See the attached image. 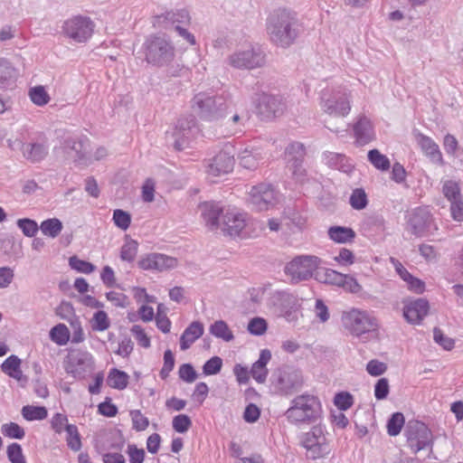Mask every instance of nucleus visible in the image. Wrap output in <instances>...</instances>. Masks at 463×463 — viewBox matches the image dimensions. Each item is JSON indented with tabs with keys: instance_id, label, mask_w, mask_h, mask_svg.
Here are the masks:
<instances>
[{
	"instance_id": "1",
	"label": "nucleus",
	"mask_w": 463,
	"mask_h": 463,
	"mask_svg": "<svg viewBox=\"0 0 463 463\" xmlns=\"http://www.w3.org/2000/svg\"><path fill=\"white\" fill-rule=\"evenodd\" d=\"M266 29L274 44L287 48L298 37L300 24L295 13L287 9H277L269 15Z\"/></svg>"
},
{
	"instance_id": "2",
	"label": "nucleus",
	"mask_w": 463,
	"mask_h": 463,
	"mask_svg": "<svg viewBox=\"0 0 463 463\" xmlns=\"http://www.w3.org/2000/svg\"><path fill=\"white\" fill-rule=\"evenodd\" d=\"M143 50L147 63L167 68L166 72L171 76L179 75L182 68L179 64H173L175 57V46L165 36L150 35L143 43Z\"/></svg>"
},
{
	"instance_id": "3",
	"label": "nucleus",
	"mask_w": 463,
	"mask_h": 463,
	"mask_svg": "<svg viewBox=\"0 0 463 463\" xmlns=\"http://www.w3.org/2000/svg\"><path fill=\"white\" fill-rule=\"evenodd\" d=\"M323 413L319 398L310 393L297 395L285 411L288 421L294 425L312 424L317 421Z\"/></svg>"
},
{
	"instance_id": "4",
	"label": "nucleus",
	"mask_w": 463,
	"mask_h": 463,
	"mask_svg": "<svg viewBox=\"0 0 463 463\" xmlns=\"http://www.w3.org/2000/svg\"><path fill=\"white\" fill-rule=\"evenodd\" d=\"M262 226L259 222L250 220L247 214L232 208L227 209L222 215V232L233 238L248 239L258 237Z\"/></svg>"
},
{
	"instance_id": "5",
	"label": "nucleus",
	"mask_w": 463,
	"mask_h": 463,
	"mask_svg": "<svg viewBox=\"0 0 463 463\" xmlns=\"http://www.w3.org/2000/svg\"><path fill=\"white\" fill-rule=\"evenodd\" d=\"M229 101L223 95L199 92L192 99L193 110L203 119L213 121L228 116Z\"/></svg>"
},
{
	"instance_id": "6",
	"label": "nucleus",
	"mask_w": 463,
	"mask_h": 463,
	"mask_svg": "<svg viewBox=\"0 0 463 463\" xmlns=\"http://www.w3.org/2000/svg\"><path fill=\"white\" fill-rule=\"evenodd\" d=\"M352 94L346 88L325 89L320 93L321 110L330 117L345 118L351 111Z\"/></svg>"
},
{
	"instance_id": "7",
	"label": "nucleus",
	"mask_w": 463,
	"mask_h": 463,
	"mask_svg": "<svg viewBox=\"0 0 463 463\" xmlns=\"http://www.w3.org/2000/svg\"><path fill=\"white\" fill-rule=\"evenodd\" d=\"M326 426L317 424L300 436V445L306 449V456L310 459L326 457L332 450Z\"/></svg>"
},
{
	"instance_id": "8",
	"label": "nucleus",
	"mask_w": 463,
	"mask_h": 463,
	"mask_svg": "<svg viewBox=\"0 0 463 463\" xmlns=\"http://www.w3.org/2000/svg\"><path fill=\"white\" fill-rule=\"evenodd\" d=\"M341 320L344 327L355 336L375 332L379 328L378 319L372 313L355 307L344 311Z\"/></svg>"
},
{
	"instance_id": "9",
	"label": "nucleus",
	"mask_w": 463,
	"mask_h": 463,
	"mask_svg": "<svg viewBox=\"0 0 463 463\" xmlns=\"http://www.w3.org/2000/svg\"><path fill=\"white\" fill-rule=\"evenodd\" d=\"M321 262V259L317 256L300 255L287 263L284 271L293 282L307 280L315 276Z\"/></svg>"
},
{
	"instance_id": "10",
	"label": "nucleus",
	"mask_w": 463,
	"mask_h": 463,
	"mask_svg": "<svg viewBox=\"0 0 463 463\" xmlns=\"http://www.w3.org/2000/svg\"><path fill=\"white\" fill-rule=\"evenodd\" d=\"M265 63L263 52L251 43H246L228 57V64L239 70H253Z\"/></svg>"
},
{
	"instance_id": "11",
	"label": "nucleus",
	"mask_w": 463,
	"mask_h": 463,
	"mask_svg": "<svg viewBox=\"0 0 463 463\" xmlns=\"http://www.w3.org/2000/svg\"><path fill=\"white\" fill-rule=\"evenodd\" d=\"M198 133L195 118L192 115L180 118L171 131L166 132V138L171 140L175 148L183 150Z\"/></svg>"
},
{
	"instance_id": "12",
	"label": "nucleus",
	"mask_w": 463,
	"mask_h": 463,
	"mask_svg": "<svg viewBox=\"0 0 463 463\" xmlns=\"http://www.w3.org/2000/svg\"><path fill=\"white\" fill-rule=\"evenodd\" d=\"M406 230L416 237H423L433 234L438 228L430 210L417 207L407 216Z\"/></svg>"
},
{
	"instance_id": "13",
	"label": "nucleus",
	"mask_w": 463,
	"mask_h": 463,
	"mask_svg": "<svg viewBox=\"0 0 463 463\" xmlns=\"http://www.w3.org/2000/svg\"><path fill=\"white\" fill-rule=\"evenodd\" d=\"M66 373L76 380H83L94 370V358L86 351H74L64 361Z\"/></svg>"
},
{
	"instance_id": "14",
	"label": "nucleus",
	"mask_w": 463,
	"mask_h": 463,
	"mask_svg": "<svg viewBox=\"0 0 463 463\" xmlns=\"http://www.w3.org/2000/svg\"><path fill=\"white\" fill-rule=\"evenodd\" d=\"M94 24L90 17L76 15L63 22L61 33L75 43H85L92 35Z\"/></svg>"
},
{
	"instance_id": "15",
	"label": "nucleus",
	"mask_w": 463,
	"mask_h": 463,
	"mask_svg": "<svg viewBox=\"0 0 463 463\" xmlns=\"http://www.w3.org/2000/svg\"><path fill=\"white\" fill-rule=\"evenodd\" d=\"M279 202V194L269 184H259L248 192V203L258 212L268 211Z\"/></svg>"
},
{
	"instance_id": "16",
	"label": "nucleus",
	"mask_w": 463,
	"mask_h": 463,
	"mask_svg": "<svg viewBox=\"0 0 463 463\" xmlns=\"http://www.w3.org/2000/svg\"><path fill=\"white\" fill-rule=\"evenodd\" d=\"M273 384L282 395H291L303 385V376L299 370L293 367L279 368L274 374Z\"/></svg>"
},
{
	"instance_id": "17",
	"label": "nucleus",
	"mask_w": 463,
	"mask_h": 463,
	"mask_svg": "<svg viewBox=\"0 0 463 463\" xmlns=\"http://www.w3.org/2000/svg\"><path fill=\"white\" fill-rule=\"evenodd\" d=\"M405 435L407 443L413 453L421 449L431 448L432 433L428 427L421 422L410 423Z\"/></svg>"
},
{
	"instance_id": "18",
	"label": "nucleus",
	"mask_w": 463,
	"mask_h": 463,
	"mask_svg": "<svg viewBox=\"0 0 463 463\" xmlns=\"http://www.w3.org/2000/svg\"><path fill=\"white\" fill-rule=\"evenodd\" d=\"M234 166V147L231 144H225L206 166L207 174L212 176H220L232 171Z\"/></svg>"
},
{
	"instance_id": "19",
	"label": "nucleus",
	"mask_w": 463,
	"mask_h": 463,
	"mask_svg": "<svg viewBox=\"0 0 463 463\" xmlns=\"http://www.w3.org/2000/svg\"><path fill=\"white\" fill-rule=\"evenodd\" d=\"M287 108L286 99L279 94L262 93L258 99V112L265 119L282 115Z\"/></svg>"
},
{
	"instance_id": "20",
	"label": "nucleus",
	"mask_w": 463,
	"mask_h": 463,
	"mask_svg": "<svg viewBox=\"0 0 463 463\" xmlns=\"http://www.w3.org/2000/svg\"><path fill=\"white\" fill-rule=\"evenodd\" d=\"M60 150L64 154V157L73 159L75 161L89 160L90 142L87 137H67L62 146L56 150L59 155Z\"/></svg>"
},
{
	"instance_id": "21",
	"label": "nucleus",
	"mask_w": 463,
	"mask_h": 463,
	"mask_svg": "<svg viewBox=\"0 0 463 463\" xmlns=\"http://www.w3.org/2000/svg\"><path fill=\"white\" fill-rule=\"evenodd\" d=\"M177 263V260L174 257L154 252L141 256L137 266L144 270L165 271L175 268Z\"/></svg>"
},
{
	"instance_id": "22",
	"label": "nucleus",
	"mask_w": 463,
	"mask_h": 463,
	"mask_svg": "<svg viewBox=\"0 0 463 463\" xmlns=\"http://www.w3.org/2000/svg\"><path fill=\"white\" fill-rule=\"evenodd\" d=\"M429 302L424 298H417L404 305L403 317L408 323L419 325L428 315Z\"/></svg>"
},
{
	"instance_id": "23",
	"label": "nucleus",
	"mask_w": 463,
	"mask_h": 463,
	"mask_svg": "<svg viewBox=\"0 0 463 463\" xmlns=\"http://www.w3.org/2000/svg\"><path fill=\"white\" fill-rule=\"evenodd\" d=\"M201 216L205 225L212 231L221 229L222 222L219 221L222 208L219 203L213 202H204L199 205Z\"/></svg>"
},
{
	"instance_id": "24",
	"label": "nucleus",
	"mask_w": 463,
	"mask_h": 463,
	"mask_svg": "<svg viewBox=\"0 0 463 463\" xmlns=\"http://www.w3.org/2000/svg\"><path fill=\"white\" fill-rule=\"evenodd\" d=\"M416 139L424 155L428 156L432 163L439 165L445 164L438 144L431 137L419 133Z\"/></svg>"
},
{
	"instance_id": "25",
	"label": "nucleus",
	"mask_w": 463,
	"mask_h": 463,
	"mask_svg": "<svg viewBox=\"0 0 463 463\" xmlns=\"http://www.w3.org/2000/svg\"><path fill=\"white\" fill-rule=\"evenodd\" d=\"M322 157L323 162L330 168L345 174L351 173L354 169L352 162L344 154L326 151L323 153Z\"/></svg>"
},
{
	"instance_id": "26",
	"label": "nucleus",
	"mask_w": 463,
	"mask_h": 463,
	"mask_svg": "<svg viewBox=\"0 0 463 463\" xmlns=\"http://www.w3.org/2000/svg\"><path fill=\"white\" fill-rule=\"evenodd\" d=\"M355 141L359 146H364L374 139L375 134L370 119L360 118L354 126Z\"/></svg>"
},
{
	"instance_id": "27",
	"label": "nucleus",
	"mask_w": 463,
	"mask_h": 463,
	"mask_svg": "<svg viewBox=\"0 0 463 463\" xmlns=\"http://www.w3.org/2000/svg\"><path fill=\"white\" fill-rule=\"evenodd\" d=\"M271 359V353L268 349L260 351L259 359L252 364L250 373L252 378L259 383H265L269 371L268 363Z\"/></svg>"
},
{
	"instance_id": "28",
	"label": "nucleus",
	"mask_w": 463,
	"mask_h": 463,
	"mask_svg": "<svg viewBox=\"0 0 463 463\" xmlns=\"http://www.w3.org/2000/svg\"><path fill=\"white\" fill-rule=\"evenodd\" d=\"M204 332L203 325L199 321L192 322L184 331L180 337V348L185 351L199 339Z\"/></svg>"
},
{
	"instance_id": "29",
	"label": "nucleus",
	"mask_w": 463,
	"mask_h": 463,
	"mask_svg": "<svg viewBox=\"0 0 463 463\" xmlns=\"http://www.w3.org/2000/svg\"><path fill=\"white\" fill-rule=\"evenodd\" d=\"M262 158L259 149L249 146L245 147L238 154L240 165L250 170L256 169Z\"/></svg>"
},
{
	"instance_id": "30",
	"label": "nucleus",
	"mask_w": 463,
	"mask_h": 463,
	"mask_svg": "<svg viewBox=\"0 0 463 463\" xmlns=\"http://www.w3.org/2000/svg\"><path fill=\"white\" fill-rule=\"evenodd\" d=\"M327 235L331 241L339 244L350 243L356 236L352 228L338 225L329 227Z\"/></svg>"
},
{
	"instance_id": "31",
	"label": "nucleus",
	"mask_w": 463,
	"mask_h": 463,
	"mask_svg": "<svg viewBox=\"0 0 463 463\" xmlns=\"http://www.w3.org/2000/svg\"><path fill=\"white\" fill-rule=\"evenodd\" d=\"M19 76V70L6 58L0 57V84L10 86Z\"/></svg>"
},
{
	"instance_id": "32",
	"label": "nucleus",
	"mask_w": 463,
	"mask_h": 463,
	"mask_svg": "<svg viewBox=\"0 0 463 463\" xmlns=\"http://www.w3.org/2000/svg\"><path fill=\"white\" fill-rule=\"evenodd\" d=\"M314 278L320 283L338 287L343 279V273L328 268L320 267L319 265L316 269Z\"/></svg>"
},
{
	"instance_id": "33",
	"label": "nucleus",
	"mask_w": 463,
	"mask_h": 463,
	"mask_svg": "<svg viewBox=\"0 0 463 463\" xmlns=\"http://www.w3.org/2000/svg\"><path fill=\"white\" fill-rule=\"evenodd\" d=\"M48 150V146L43 143H31L24 146L23 153L27 160L36 163L45 158Z\"/></svg>"
},
{
	"instance_id": "34",
	"label": "nucleus",
	"mask_w": 463,
	"mask_h": 463,
	"mask_svg": "<svg viewBox=\"0 0 463 463\" xmlns=\"http://www.w3.org/2000/svg\"><path fill=\"white\" fill-rule=\"evenodd\" d=\"M1 369L5 373L17 381L23 378L21 360L16 355H11L6 358L1 365Z\"/></svg>"
},
{
	"instance_id": "35",
	"label": "nucleus",
	"mask_w": 463,
	"mask_h": 463,
	"mask_svg": "<svg viewBox=\"0 0 463 463\" xmlns=\"http://www.w3.org/2000/svg\"><path fill=\"white\" fill-rule=\"evenodd\" d=\"M209 332L214 337L220 338L225 342H231L234 338L232 331L223 320H217L212 324L209 327Z\"/></svg>"
},
{
	"instance_id": "36",
	"label": "nucleus",
	"mask_w": 463,
	"mask_h": 463,
	"mask_svg": "<svg viewBox=\"0 0 463 463\" xmlns=\"http://www.w3.org/2000/svg\"><path fill=\"white\" fill-rule=\"evenodd\" d=\"M39 229L44 236L54 239L61 232L63 224L58 218H50L43 221Z\"/></svg>"
},
{
	"instance_id": "37",
	"label": "nucleus",
	"mask_w": 463,
	"mask_h": 463,
	"mask_svg": "<svg viewBox=\"0 0 463 463\" xmlns=\"http://www.w3.org/2000/svg\"><path fill=\"white\" fill-rule=\"evenodd\" d=\"M138 251V242L128 236H126L125 241L120 249L119 257L121 260L133 262Z\"/></svg>"
},
{
	"instance_id": "38",
	"label": "nucleus",
	"mask_w": 463,
	"mask_h": 463,
	"mask_svg": "<svg viewBox=\"0 0 463 463\" xmlns=\"http://www.w3.org/2000/svg\"><path fill=\"white\" fill-rule=\"evenodd\" d=\"M23 417L28 420H42L48 416L47 409L43 406L25 405L22 408Z\"/></svg>"
},
{
	"instance_id": "39",
	"label": "nucleus",
	"mask_w": 463,
	"mask_h": 463,
	"mask_svg": "<svg viewBox=\"0 0 463 463\" xmlns=\"http://www.w3.org/2000/svg\"><path fill=\"white\" fill-rule=\"evenodd\" d=\"M159 20L164 18L167 23L172 24L173 25H185L190 23V15L189 13L184 10H177L175 12L171 11L167 12L164 16H158Z\"/></svg>"
},
{
	"instance_id": "40",
	"label": "nucleus",
	"mask_w": 463,
	"mask_h": 463,
	"mask_svg": "<svg viewBox=\"0 0 463 463\" xmlns=\"http://www.w3.org/2000/svg\"><path fill=\"white\" fill-rule=\"evenodd\" d=\"M108 383L110 387L123 390L128 383V375L118 369H112L108 376Z\"/></svg>"
},
{
	"instance_id": "41",
	"label": "nucleus",
	"mask_w": 463,
	"mask_h": 463,
	"mask_svg": "<svg viewBox=\"0 0 463 463\" xmlns=\"http://www.w3.org/2000/svg\"><path fill=\"white\" fill-rule=\"evenodd\" d=\"M28 96L31 101L39 107L48 104L51 99L50 95L42 85L31 88L28 91Z\"/></svg>"
},
{
	"instance_id": "42",
	"label": "nucleus",
	"mask_w": 463,
	"mask_h": 463,
	"mask_svg": "<svg viewBox=\"0 0 463 463\" xmlns=\"http://www.w3.org/2000/svg\"><path fill=\"white\" fill-rule=\"evenodd\" d=\"M369 162L378 170L386 171L390 168L389 158L382 154L378 149H372L368 152Z\"/></svg>"
},
{
	"instance_id": "43",
	"label": "nucleus",
	"mask_w": 463,
	"mask_h": 463,
	"mask_svg": "<svg viewBox=\"0 0 463 463\" xmlns=\"http://www.w3.org/2000/svg\"><path fill=\"white\" fill-rule=\"evenodd\" d=\"M306 155L305 147L303 144L299 142H294L288 145L286 148V156L288 163H299L303 162Z\"/></svg>"
},
{
	"instance_id": "44",
	"label": "nucleus",
	"mask_w": 463,
	"mask_h": 463,
	"mask_svg": "<svg viewBox=\"0 0 463 463\" xmlns=\"http://www.w3.org/2000/svg\"><path fill=\"white\" fill-rule=\"evenodd\" d=\"M249 120L248 113L242 112L239 113L235 111L226 121V124L231 128L230 133L231 135H234L238 132L242 131V128L245 123Z\"/></svg>"
},
{
	"instance_id": "45",
	"label": "nucleus",
	"mask_w": 463,
	"mask_h": 463,
	"mask_svg": "<svg viewBox=\"0 0 463 463\" xmlns=\"http://www.w3.org/2000/svg\"><path fill=\"white\" fill-rule=\"evenodd\" d=\"M66 432V442L69 449L72 451H79L82 447L80 434L78 427L74 424L67 427Z\"/></svg>"
},
{
	"instance_id": "46",
	"label": "nucleus",
	"mask_w": 463,
	"mask_h": 463,
	"mask_svg": "<svg viewBox=\"0 0 463 463\" xmlns=\"http://www.w3.org/2000/svg\"><path fill=\"white\" fill-rule=\"evenodd\" d=\"M50 338L59 345H64L70 340V332L64 324H58L50 331Z\"/></svg>"
},
{
	"instance_id": "47",
	"label": "nucleus",
	"mask_w": 463,
	"mask_h": 463,
	"mask_svg": "<svg viewBox=\"0 0 463 463\" xmlns=\"http://www.w3.org/2000/svg\"><path fill=\"white\" fill-rule=\"evenodd\" d=\"M442 194L449 202L462 198L459 184L453 180H447L443 183Z\"/></svg>"
},
{
	"instance_id": "48",
	"label": "nucleus",
	"mask_w": 463,
	"mask_h": 463,
	"mask_svg": "<svg viewBox=\"0 0 463 463\" xmlns=\"http://www.w3.org/2000/svg\"><path fill=\"white\" fill-rule=\"evenodd\" d=\"M90 325L92 330L102 332L110 326V320L105 311L99 310L94 313Z\"/></svg>"
},
{
	"instance_id": "49",
	"label": "nucleus",
	"mask_w": 463,
	"mask_h": 463,
	"mask_svg": "<svg viewBox=\"0 0 463 463\" xmlns=\"http://www.w3.org/2000/svg\"><path fill=\"white\" fill-rule=\"evenodd\" d=\"M349 203L354 210H363L368 204L367 194L362 188L354 189L349 198Z\"/></svg>"
},
{
	"instance_id": "50",
	"label": "nucleus",
	"mask_w": 463,
	"mask_h": 463,
	"mask_svg": "<svg viewBox=\"0 0 463 463\" xmlns=\"http://www.w3.org/2000/svg\"><path fill=\"white\" fill-rule=\"evenodd\" d=\"M404 416L401 412H395L387 421V432L390 436L395 437L400 434L404 425Z\"/></svg>"
},
{
	"instance_id": "51",
	"label": "nucleus",
	"mask_w": 463,
	"mask_h": 463,
	"mask_svg": "<svg viewBox=\"0 0 463 463\" xmlns=\"http://www.w3.org/2000/svg\"><path fill=\"white\" fill-rule=\"evenodd\" d=\"M51 428L56 434H61L63 431L67 430L68 426L71 424L69 423V420L67 415L63 413L57 412L52 415L51 421Z\"/></svg>"
},
{
	"instance_id": "52",
	"label": "nucleus",
	"mask_w": 463,
	"mask_h": 463,
	"mask_svg": "<svg viewBox=\"0 0 463 463\" xmlns=\"http://www.w3.org/2000/svg\"><path fill=\"white\" fill-rule=\"evenodd\" d=\"M16 224L26 237H33L39 231V225L29 218L18 219Z\"/></svg>"
},
{
	"instance_id": "53",
	"label": "nucleus",
	"mask_w": 463,
	"mask_h": 463,
	"mask_svg": "<svg viewBox=\"0 0 463 463\" xmlns=\"http://www.w3.org/2000/svg\"><path fill=\"white\" fill-rule=\"evenodd\" d=\"M112 220L114 224L122 231H127L131 223L130 214L121 209L114 210Z\"/></svg>"
},
{
	"instance_id": "54",
	"label": "nucleus",
	"mask_w": 463,
	"mask_h": 463,
	"mask_svg": "<svg viewBox=\"0 0 463 463\" xmlns=\"http://www.w3.org/2000/svg\"><path fill=\"white\" fill-rule=\"evenodd\" d=\"M2 433L8 438L22 439L24 435V430L15 422L3 424L1 427Z\"/></svg>"
},
{
	"instance_id": "55",
	"label": "nucleus",
	"mask_w": 463,
	"mask_h": 463,
	"mask_svg": "<svg viewBox=\"0 0 463 463\" xmlns=\"http://www.w3.org/2000/svg\"><path fill=\"white\" fill-rule=\"evenodd\" d=\"M334 404L340 411H346L354 404V397L347 392H340L335 395Z\"/></svg>"
},
{
	"instance_id": "56",
	"label": "nucleus",
	"mask_w": 463,
	"mask_h": 463,
	"mask_svg": "<svg viewBox=\"0 0 463 463\" xmlns=\"http://www.w3.org/2000/svg\"><path fill=\"white\" fill-rule=\"evenodd\" d=\"M6 454L11 463H26L22 447L18 443L10 444L7 447Z\"/></svg>"
},
{
	"instance_id": "57",
	"label": "nucleus",
	"mask_w": 463,
	"mask_h": 463,
	"mask_svg": "<svg viewBox=\"0 0 463 463\" xmlns=\"http://www.w3.org/2000/svg\"><path fill=\"white\" fill-rule=\"evenodd\" d=\"M172 426L176 432L184 433L192 426V420L186 414H178L173 418Z\"/></svg>"
},
{
	"instance_id": "58",
	"label": "nucleus",
	"mask_w": 463,
	"mask_h": 463,
	"mask_svg": "<svg viewBox=\"0 0 463 463\" xmlns=\"http://www.w3.org/2000/svg\"><path fill=\"white\" fill-rule=\"evenodd\" d=\"M247 328L253 335H262L267 331L268 325L264 318L254 317L250 320Z\"/></svg>"
},
{
	"instance_id": "59",
	"label": "nucleus",
	"mask_w": 463,
	"mask_h": 463,
	"mask_svg": "<svg viewBox=\"0 0 463 463\" xmlns=\"http://www.w3.org/2000/svg\"><path fill=\"white\" fill-rule=\"evenodd\" d=\"M338 287L353 294H359L363 288L354 277L346 274H343V279Z\"/></svg>"
},
{
	"instance_id": "60",
	"label": "nucleus",
	"mask_w": 463,
	"mask_h": 463,
	"mask_svg": "<svg viewBox=\"0 0 463 463\" xmlns=\"http://www.w3.org/2000/svg\"><path fill=\"white\" fill-rule=\"evenodd\" d=\"M70 266L71 269L84 274H90L95 270V266L92 263L77 257L70 258Z\"/></svg>"
},
{
	"instance_id": "61",
	"label": "nucleus",
	"mask_w": 463,
	"mask_h": 463,
	"mask_svg": "<svg viewBox=\"0 0 463 463\" xmlns=\"http://www.w3.org/2000/svg\"><path fill=\"white\" fill-rule=\"evenodd\" d=\"M222 366V360L219 356H213L203 366V372L205 375H214L217 374Z\"/></svg>"
},
{
	"instance_id": "62",
	"label": "nucleus",
	"mask_w": 463,
	"mask_h": 463,
	"mask_svg": "<svg viewBox=\"0 0 463 463\" xmlns=\"http://www.w3.org/2000/svg\"><path fill=\"white\" fill-rule=\"evenodd\" d=\"M130 415H131L133 429L136 430L137 431L145 430L148 427L149 420L146 416H144L141 413L140 411H138V410L132 411L130 412Z\"/></svg>"
},
{
	"instance_id": "63",
	"label": "nucleus",
	"mask_w": 463,
	"mask_h": 463,
	"mask_svg": "<svg viewBox=\"0 0 463 463\" xmlns=\"http://www.w3.org/2000/svg\"><path fill=\"white\" fill-rule=\"evenodd\" d=\"M178 374L180 379L185 383H194L197 378V373L190 364H184L179 367Z\"/></svg>"
},
{
	"instance_id": "64",
	"label": "nucleus",
	"mask_w": 463,
	"mask_h": 463,
	"mask_svg": "<svg viewBox=\"0 0 463 463\" xmlns=\"http://www.w3.org/2000/svg\"><path fill=\"white\" fill-rule=\"evenodd\" d=\"M450 203V215L456 222H463V198L449 202Z\"/></svg>"
}]
</instances>
